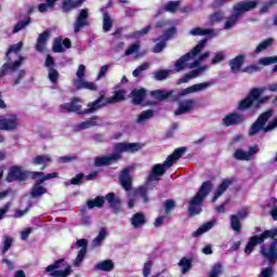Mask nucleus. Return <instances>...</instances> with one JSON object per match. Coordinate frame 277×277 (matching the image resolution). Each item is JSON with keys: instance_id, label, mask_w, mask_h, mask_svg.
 Wrapping results in <instances>:
<instances>
[{"instance_id": "obj_1", "label": "nucleus", "mask_w": 277, "mask_h": 277, "mask_svg": "<svg viewBox=\"0 0 277 277\" xmlns=\"http://www.w3.org/2000/svg\"><path fill=\"white\" fill-rule=\"evenodd\" d=\"M205 47H207L206 39L201 40L199 44H197L190 52L186 53L175 62L173 72H183V70L193 69L190 72L184 75L183 78L177 80V85H181V83H189L192 79H198V77L209 70L208 65L200 66V64H202L205 60L209 58L210 53L205 52L198 57V54L202 51V49H205Z\"/></svg>"}, {"instance_id": "obj_2", "label": "nucleus", "mask_w": 277, "mask_h": 277, "mask_svg": "<svg viewBox=\"0 0 277 277\" xmlns=\"http://www.w3.org/2000/svg\"><path fill=\"white\" fill-rule=\"evenodd\" d=\"M266 90H269V92H277V83L268 84L267 88L251 89L249 95L239 103L238 110L246 111V109H252L253 111H258V109H261V106L269 101L268 96L261 97L265 94Z\"/></svg>"}, {"instance_id": "obj_3", "label": "nucleus", "mask_w": 277, "mask_h": 277, "mask_svg": "<svg viewBox=\"0 0 277 277\" xmlns=\"http://www.w3.org/2000/svg\"><path fill=\"white\" fill-rule=\"evenodd\" d=\"M184 153H185L184 147L177 148L173 151V154L168 156V158L162 164L161 163L154 164L147 177V183H153V181H156V183H158V181L161 180V176L166 174V170H169V168H172L174 161H179V159L183 157Z\"/></svg>"}, {"instance_id": "obj_4", "label": "nucleus", "mask_w": 277, "mask_h": 277, "mask_svg": "<svg viewBox=\"0 0 277 277\" xmlns=\"http://www.w3.org/2000/svg\"><path fill=\"white\" fill-rule=\"evenodd\" d=\"M213 190V183L206 181L201 184L198 192L188 201V212L190 215H198L202 213V202L207 199V196Z\"/></svg>"}, {"instance_id": "obj_5", "label": "nucleus", "mask_w": 277, "mask_h": 277, "mask_svg": "<svg viewBox=\"0 0 277 277\" xmlns=\"http://www.w3.org/2000/svg\"><path fill=\"white\" fill-rule=\"evenodd\" d=\"M259 5L258 1H240L237 2L233 6V14L230 17L227 18V21L224 24V29H233L235 25L239 22V18L246 14V12H251V10L256 9Z\"/></svg>"}, {"instance_id": "obj_6", "label": "nucleus", "mask_w": 277, "mask_h": 277, "mask_svg": "<svg viewBox=\"0 0 277 277\" xmlns=\"http://www.w3.org/2000/svg\"><path fill=\"white\" fill-rule=\"evenodd\" d=\"M166 27H169L167 31L160 36L158 39L155 40L156 45L154 47L153 52L154 53H161L166 49V42L168 40H172L174 36H176V27H174V22L170 19H166L162 22H158L156 24L157 29H163Z\"/></svg>"}, {"instance_id": "obj_7", "label": "nucleus", "mask_w": 277, "mask_h": 277, "mask_svg": "<svg viewBox=\"0 0 277 277\" xmlns=\"http://www.w3.org/2000/svg\"><path fill=\"white\" fill-rule=\"evenodd\" d=\"M45 272L51 277H68L72 274L70 264L66 263V260L60 259L53 264L45 267Z\"/></svg>"}, {"instance_id": "obj_8", "label": "nucleus", "mask_w": 277, "mask_h": 277, "mask_svg": "<svg viewBox=\"0 0 277 277\" xmlns=\"http://www.w3.org/2000/svg\"><path fill=\"white\" fill-rule=\"evenodd\" d=\"M85 65H79L76 71L77 79L74 80V85L77 90H91L96 92L98 90L96 83L85 80Z\"/></svg>"}, {"instance_id": "obj_9", "label": "nucleus", "mask_w": 277, "mask_h": 277, "mask_svg": "<svg viewBox=\"0 0 277 277\" xmlns=\"http://www.w3.org/2000/svg\"><path fill=\"white\" fill-rule=\"evenodd\" d=\"M268 237H277V228L265 230L260 236L251 237L245 248L246 254L248 255L252 254V250H254V246H259V243H263L265 239H267Z\"/></svg>"}, {"instance_id": "obj_10", "label": "nucleus", "mask_w": 277, "mask_h": 277, "mask_svg": "<svg viewBox=\"0 0 277 277\" xmlns=\"http://www.w3.org/2000/svg\"><path fill=\"white\" fill-rule=\"evenodd\" d=\"M215 81L210 80L197 84H193L186 89H183L180 93L176 94L175 101H181V96H187V94H196L198 92H205L206 90H209L211 85H213Z\"/></svg>"}, {"instance_id": "obj_11", "label": "nucleus", "mask_w": 277, "mask_h": 277, "mask_svg": "<svg viewBox=\"0 0 277 277\" xmlns=\"http://www.w3.org/2000/svg\"><path fill=\"white\" fill-rule=\"evenodd\" d=\"M137 150H142L140 143H117L114 146L113 155H119V159H122V153H137Z\"/></svg>"}, {"instance_id": "obj_12", "label": "nucleus", "mask_w": 277, "mask_h": 277, "mask_svg": "<svg viewBox=\"0 0 277 277\" xmlns=\"http://www.w3.org/2000/svg\"><path fill=\"white\" fill-rule=\"evenodd\" d=\"M18 129V117L16 115H6L0 119V131H14Z\"/></svg>"}, {"instance_id": "obj_13", "label": "nucleus", "mask_w": 277, "mask_h": 277, "mask_svg": "<svg viewBox=\"0 0 277 277\" xmlns=\"http://www.w3.org/2000/svg\"><path fill=\"white\" fill-rule=\"evenodd\" d=\"M90 14L88 13V9H82L78 16L76 17V22L74 23V34H79L83 29V27H88L90 22L88 21Z\"/></svg>"}, {"instance_id": "obj_14", "label": "nucleus", "mask_w": 277, "mask_h": 277, "mask_svg": "<svg viewBox=\"0 0 277 277\" xmlns=\"http://www.w3.org/2000/svg\"><path fill=\"white\" fill-rule=\"evenodd\" d=\"M29 176V172L22 171L19 167H12L8 173L6 181L12 183L13 181H26Z\"/></svg>"}, {"instance_id": "obj_15", "label": "nucleus", "mask_w": 277, "mask_h": 277, "mask_svg": "<svg viewBox=\"0 0 277 277\" xmlns=\"http://www.w3.org/2000/svg\"><path fill=\"white\" fill-rule=\"evenodd\" d=\"M76 248H81V249L74 261V265L75 267H81V263H83V259H85V254L88 252V240L87 239L77 240Z\"/></svg>"}, {"instance_id": "obj_16", "label": "nucleus", "mask_w": 277, "mask_h": 277, "mask_svg": "<svg viewBox=\"0 0 277 277\" xmlns=\"http://www.w3.org/2000/svg\"><path fill=\"white\" fill-rule=\"evenodd\" d=\"M261 254L264 256V259H267V261L272 264L276 263L277 261V239H275L268 249H265V247H261Z\"/></svg>"}, {"instance_id": "obj_17", "label": "nucleus", "mask_w": 277, "mask_h": 277, "mask_svg": "<svg viewBox=\"0 0 277 277\" xmlns=\"http://www.w3.org/2000/svg\"><path fill=\"white\" fill-rule=\"evenodd\" d=\"M246 121V117L239 113H230L226 115L222 122L224 127H235Z\"/></svg>"}, {"instance_id": "obj_18", "label": "nucleus", "mask_w": 277, "mask_h": 277, "mask_svg": "<svg viewBox=\"0 0 277 277\" xmlns=\"http://www.w3.org/2000/svg\"><path fill=\"white\" fill-rule=\"evenodd\" d=\"M106 105H109V102H107V97L102 95L94 102L89 103L88 108L80 114H94V111H98V109H102V107H105Z\"/></svg>"}, {"instance_id": "obj_19", "label": "nucleus", "mask_w": 277, "mask_h": 277, "mask_svg": "<svg viewBox=\"0 0 277 277\" xmlns=\"http://www.w3.org/2000/svg\"><path fill=\"white\" fill-rule=\"evenodd\" d=\"M256 153H259V147L253 146V147H250L248 151H246L243 149H237L234 154V157L238 161H250V160H252L254 155H256Z\"/></svg>"}, {"instance_id": "obj_20", "label": "nucleus", "mask_w": 277, "mask_h": 277, "mask_svg": "<svg viewBox=\"0 0 277 277\" xmlns=\"http://www.w3.org/2000/svg\"><path fill=\"white\" fill-rule=\"evenodd\" d=\"M118 160H120V155L118 154L100 156L95 158L94 166H96V168H103V166H111V163H116Z\"/></svg>"}, {"instance_id": "obj_21", "label": "nucleus", "mask_w": 277, "mask_h": 277, "mask_svg": "<svg viewBox=\"0 0 277 277\" xmlns=\"http://www.w3.org/2000/svg\"><path fill=\"white\" fill-rule=\"evenodd\" d=\"M196 102L193 98H186L179 102V108L175 110V116H183V114H189L194 109Z\"/></svg>"}, {"instance_id": "obj_22", "label": "nucleus", "mask_w": 277, "mask_h": 277, "mask_svg": "<svg viewBox=\"0 0 277 277\" xmlns=\"http://www.w3.org/2000/svg\"><path fill=\"white\" fill-rule=\"evenodd\" d=\"M23 62H25L24 56H19L17 61H14L13 63H5L2 65L0 69V77H4L5 72L8 70H11V72H16L18 68L23 65Z\"/></svg>"}, {"instance_id": "obj_23", "label": "nucleus", "mask_w": 277, "mask_h": 277, "mask_svg": "<svg viewBox=\"0 0 277 277\" xmlns=\"http://www.w3.org/2000/svg\"><path fill=\"white\" fill-rule=\"evenodd\" d=\"M105 200L108 202L113 213H120V207L122 205L120 197L116 196L114 193H108L105 196Z\"/></svg>"}, {"instance_id": "obj_24", "label": "nucleus", "mask_w": 277, "mask_h": 277, "mask_svg": "<svg viewBox=\"0 0 277 277\" xmlns=\"http://www.w3.org/2000/svg\"><path fill=\"white\" fill-rule=\"evenodd\" d=\"M60 111L64 113H77L81 114V105L79 104V98H74L71 102L63 104L60 106Z\"/></svg>"}, {"instance_id": "obj_25", "label": "nucleus", "mask_w": 277, "mask_h": 277, "mask_svg": "<svg viewBox=\"0 0 277 277\" xmlns=\"http://www.w3.org/2000/svg\"><path fill=\"white\" fill-rule=\"evenodd\" d=\"M230 185H233V180H223L214 193L212 202H216L217 198L224 196V192H226V189H228V187H230Z\"/></svg>"}, {"instance_id": "obj_26", "label": "nucleus", "mask_w": 277, "mask_h": 277, "mask_svg": "<svg viewBox=\"0 0 277 277\" xmlns=\"http://www.w3.org/2000/svg\"><path fill=\"white\" fill-rule=\"evenodd\" d=\"M243 62H246V55L239 54L235 58L229 61L230 70L234 74H237L241 70V66H243Z\"/></svg>"}, {"instance_id": "obj_27", "label": "nucleus", "mask_w": 277, "mask_h": 277, "mask_svg": "<svg viewBox=\"0 0 277 277\" xmlns=\"http://www.w3.org/2000/svg\"><path fill=\"white\" fill-rule=\"evenodd\" d=\"M53 162L51 156L39 155L31 160L32 166H42L41 170H45L49 163Z\"/></svg>"}, {"instance_id": "obj_28", "label": "nucleus", "mask_w": 277, "mask_h": 277, "mask_svg": "<svg viewBox=\"0 0 277 277\" xmlns=\"http://www.w3.org/2000/svg\"><path fill=\"white\" fill-rule=\"evenodd\" d=\"M217 31L213 29H205L200 27H196L189 30L190 36H210V38H215L217 36Z\"/></svg>"}, {"instance_id": "obj_29", "label": "nucleus", "mask_w": 277, "mask_h": 277, "mask_svg": "<svg viewBox=\"0 0 277 277\" xmlns=\"http://www.w3.org/2000/svg\"><path fill=\"white\" fill-rule=\"evenodd\" d=\"M98 116H93L90 120L82 121L76 126V131H85L91 127H98Z\"/></svg>"}, {"instance_id": "obj_30", "label": "nucleus", "mask_w": 277, "mask_h": 277, "mask_svg": "<svg viewBox=\"0 0 277 277\" xmlns=\"http://www.w3.org/2000/svg\"><path fill=\"white\" fill-rule=\"evenodd\" d=\"M119 181L126 192L131 189V175L129 174V168L122 170Z\"/></svg>"}, {"instance_id": "obj_31", "label": "nucleus", "mask_w": 277, "mask_h": 277, "mask_svg": "<svg viewBox=\"0 0 277 277\" xmlns=\"http://www.w3.org/2000/svg\"><path fill=\"white\" fill-rule=\"evenodd\" d=\"M130 222L133 228H140V226H144V224H146V215L142 212H137L132 215Z\"/></svg>"}, {"instance_id": "obj_32", "label": "nucleus", "mask_w": 277, "mask_h": 277, "mask_svg": "<svg viewBox=\"0 0 277 277\" xmlns=\"http://www.w3.org/2000/svg\"><path fill=\"white\" fill-rule=\"evenodd\" d=\"M131 96L134 105H142V103L144 102V98H146V90L144 89L134 90L132 91Z\"/></svg>"}, {"instance_id": "obj_33", "label": "nucleus", "mask_w": 277, "mask_h": 277, "mask_svg": "<svg viewBox=\"0 0 277 277\" xmlns=\"http://www.w3.org/2000/svg\"><path fill=\"white\" fill-rule=\"evenodd\" d=\"M49 40V32L44 31L39 35L37 39L36 49L39 53H42L47 49V41Z\"/></svg>"}, {"instance_id": "obj_34", "label": "nucleus", "mask_w": 277, "mask_h": 277, "mask_svg": "<svg viewBox=\"0 0 277 277\" xmlns=\"http://www.w3.org/2000/svg\"><path fill=\"white\" fill-rule=\"evenodd\" d=\"M105 239H107V229H105V227H102L97 237L91 242L92 248H101Z\"/></svg>"}, {"instance_id": "obj_35", "label": "nucleus", "mask_w": 277, "mask_h": 277, "mask_svg": "<svg viewBox=\"0 0 277 277\" xmlns=\"http://www.w3.org/2000/svg\"><path fill=\"white\" fill-rule=\"evenodd\" d=\"M154 116H155V110L153 109L144 110L137 116L136 123L145 124V122H148V120H150V118H153Z\"/></svg>"}, {"instance_id": "obj_36", "label": "nucleus", "mask_w": 277, "mask_h": 277, "mask_svg": "<svg viewBox=\"0 0 277 277\" xmlns=\"http://www.w3.org/2000/svg\"><path fill=\"white\" fill-rule=\"evenodd\" d=\"M215 226V221H210L201 225L196 232L193 233V237H200V235H205V233H209L211 228Z\"/></svg>"}, {"instance_id": "obj_37", "label": "nucleus", "mask_w": 277, "mask_h": 277, "mask_svg": "<svg viewBox=\"0 0 277 277\" xmlns=\"http://www.w3.org/2000/svg\"><path fill=\"white\" fill-rule=\"evenodd\" d=\"M97 272H111L114 269V262L111 260H105L97 263L94 266Z\"/></svg>"}, {"instance_id": "obj_38", "label": "nucleus", "mask_w": 277, "mask_h": 277, "mask_svg": "<svg viewBox=\"0 0 277 277\" xmlns=\"http://www.w3.org/2000/svg\"><path fill=\"white\" fill-rule=\"evenodd\" d=\"M21 49H23V41H19L18 43L11 45L6 52V60L9 62H12V55H17Z\"/></svg>"}, {"instance_id": "obj_39", "label": "nucleus", "mask_w": 277, "mask_h": 277, "mask_svg": "<svg viewBox=\"0 0 277 277\" xmlns=\"http://www.w3.org/2000/svg\"><path fill=\"white\" fill-rule=\"evenodd\" d=\"M114 26V21L111 19V15L109 13L104 12L103 14V31H111V27Z\"/></svg>"}, {"instance_id": "obj_40", "label": "nucleus", "mask_w": 277, "mask_h": 277, "mask_svg": "<svg viewBox=\"0 0 277 277\" xmlns=\"http://www.w3.org/2000/svg\"><path fill=\"white\" fill-rule=\"evenodd\" d=\"M151 96L157 98V101H166V98H170V96H172V91H151Z\"/></svg>"}, {"instance_id": "obj_41", "label": "nucleus", "mask_w": 277, "mask_h": 277, "mask_svg": "<svg viewBox=\"0 0 277 277\" xmlns=\"http://www.w3.org/2000/svg\"><path fill=\"white\" fill-rule=\"evenodd\" d=\"M106 101L108 105L114 103H120V101H124V91L122 90L116 91L114 96L106 97Z\"/></svg>"}, {"instance_id": "obj_42", "label": "nucleus", "mask_w": 277, "mask_h": 277, "mask_svg": "<svg viewBox=\"0 0 277 277\" xmlns=\"http://www.w3.org/2000/svg\"><path fill=\"white\" fill-rule=\"evenodd\" d=\"M79 6V1L75 0H64L62 10L63 12H70L71 10H75V8Z\"/></svg>"}, {"instance_id": "obj_43", "label": "nucleus", "mask_w": 277, "mask_h": 277, "mask_svg": "<svg viewBox=\"0 0 277 277\" xmlns=\"http://www.w3.org/2000/svg\"><path fill=\"white\" fill-rule=\"evenodd\" d=\"M230 228L238 235L241 233V221L233 214L230 215Z\"/></svg>"}, {"instance_id": "obj_44", "label": "nucleus", "mask_w": 277, "mask_h": 277, "mask_svg": "<svg viewBox=\"0 0 277 277\" xmlns=\"http://www.w3.org/2000/svg\"><path fill=\"white\" fill-rule=\"evenodd\" d=\"M103 205H105V198L101 196L96 197L93 200H89L87 202V207H89V209H94V207H97L98 209H101Z\"/></svg>"}, {"instance_id": "obj_45", "label": "nucleus", "mask_w": 277, "mask_h": 277, "mask_svg": "<svg viewBox=\"0 0 277 277\" xmlns=\"http://www.w3.org/2000/svg\"><path fill=\"white\" fill-rule=\"evenodd\" d=\"M47 194V187L42 185H34L31 190L32 198H40V196H44Z\"/></svg>"}, {"instance_id": "obj_46", "label": "nucleus", "mask_w": 277, "mask_h": 277, "mask_svg": "<svg viewBox=\"0 0 277 277\" xmlns=\"http://www.w3.org/2000/svg\"><path fill=\"white\" fill-rule=\"evenodd\" d=\"M179 265L182 269V274H187V272L192 269V260L182 258L179 262Z\"/></svg>"}, {"instance_id": "obj_47", "label": "nucleus", "mask_w": 277, "mask_h": 277, "mask_svg": "<svg viewBox=\"0 0 277 277\" xmlns=\"http://www.w3.org/2000/svg\"><path fill=\"white\" fill-rule=\"evenodd\" d=\"M224 60H226V52L219 51V52L214 53V55L211 60V64L213 66H215L217 64H222V62H224Z\"/></svg>"}, {"instance_id": "obj_48", "label": "nucleus", "mask_w": 277, "mask_h": 277, "mask_svg": "<svg viewBox=\"0 0 277 277\" xmlns=\"http://www.w3.org/2000/svg\"><path fill=\"white\" fill-rule=\"evenodd\" d=\"M170 72H172V70L162 69V70L155 71L154 79L156 81H163L168 79V77H170Z\"/></svg>"}, {"instance_id": "obj_49", "label": "nucleus", "mask_w": 277, "mask_h": 277, "mask_svg": "<svg viewBox=\"0 0 277 277\" xmlns=\"http://www.w3.org/2000/svg\"><path fill=\"white\" fill-rule=\"evenodd\" d=\"M272 44H274V39L273 38H268V39L264 40L263 42H261L256 47L255 53H262V51H265L266 49H269V47H272Z\"/></svg>"}, {"instance_id": "obj_50", "label": "nucleus", "mask_w": 277, "mask_h": 277, "mask_svg": "<svg viewBox=\"0 0 277 277\" xmlns=\"http://www.w3.org/2000/svg\"><path fill=\"white\" fill-rule=\"evenodd\" d=\"M57 0H47V3H41L38 6L39 12L44 13L49 12V10H53L55 8V2Z\"/></svg>"}, {"instance_id": "obj_51", "label": "nucleus", "mask_w": 277, "mask_h": 277, "mask_svg": "<svg viewBox=\"0 0 277 277\" xmlns=\"http://www.w3.org/2000/svg\"><path fill=\"white\" fill-rule=\"evenodd\" d=\"M12 243H14V239L10 236H3L2 237V254H5L12 248Z\"/></svg>"}, {"instance_id": "obj_52", "label": "nucleus", "mask_w": 277, "mask_h": 277, "mask_svg": "<svg viewBox=\"0 0 277 277\" xmlns=\"http://www.w3.org/2000/svg\"><path fill=\"white\" fill-rule=\"evenodd\" d=\"M223 272H224V266H222L221 263H216L213 265V267L209 274V277H220V276H222Z\"/></svg>"}, {"instance_id": "obj_53", "label": "nucleus", "mask_w": 277, "mask_h": 277, "mask_svg": "<svg viewBox=\"0 0 277 277\" xmlns=\"http://www.w3.org/2000/svg\"><path fill=\"white\" fill-rule=\"evenodd\" d=\"M258 64L260 66H272V64H277V56H267L259 60Z\"/></svg>"}, {"instance_id": "obj_54", "label": "nucleus", "mask_w": 277, "mask_h": 277, "mask_svg": "<svg viewBox=\"0 0 277 277\" xmlns=\"http://www.w3.org/2000/svg\"><path fill=\"white\" fill-rule=\"evenodd\" d=\"M30 23L31 17H28L27 19L17 23L13 28V34H18V31H23V29H25Z\"/></svg>"}, {"instance_id": "obj_55", "label": "nucleus", "mask_w": 277, "mask_h": 277, "mask_svg": "<svg viewBox=\"0 0 277 277\" xmlns=\"http://www.w3.org/2000/svg\"><path fill=\"white\" fill-rule=\"evenodd\" d=\"M224 19V13L215 12L214 14L210 15L209 23L210 25H215V23H221Z\"/></svg>"}, {"instance_id": "obj_56", "label": "nucleus", "mask_w": 277, "mask_h": 277, "mask_svg": "<svg viewBox=\"0 0 277 277\" xmlns=\"http://www.w3.org/2000/svg\"><path fill=\"white\" fill-rule=\"evenodd\" d=\"M29 176H31L32 179H37L35 185H42V183H44L45 177H44V172H29ZM38 176H40L38 179Z\"/></svg>"}, {"instance_id": "obj_57", "label": "nucleus", "mask_w": 277, "mask_h": 277, "mask_svg": "<svg viewBox=\"0 0 277 277\" xmlns=\"http://www.w3.org/2000/svg\"><path fill=\"white\" fill-rule=\"evenodd\" d=\"M149 68H150L149 63H143L138 67H136V69L133 70L132 75L133 77H140V75L144 72V70H148Z\"/></svg>"}, {"instance_id": "obj_58", "label": "nucleus", "mask_w": 277, "mask_h": 277, "mask_svg": "<svg viewBox=\"0 0 277 277\" xmlns=\"http://www.w3.org/2000/svg\"><path fill=\"white\" fill-rule=\"evenodd\" d=\"M48 79L51 83H57V79H60V72L55 68H50L48 72Z\"/></svg>"}, {"instance_id": "obj_59", "label": "nucleus", "mask_w": 277, "mask_h": 277, "mask_svg": "<svg viewBox=\"0 0 277 277\" xmlns=\"http://www.w3.org/2000/svg\"><path fill=\"white\" fill-rule=\"evenodd\" d=\"M269 207H273L271 210V215L275 222H277V199L276 198H271L269 200Z\"/></svg>"}, {"instance_id": "obj_60", "label": "nucleus", "mask_w": 277, "mask_h": 277, "mask_svg": "<svg viewBox=\"0 0 277 277\" xmlns=\"http://www.w3.org/2000/svg\"><path fill=\"white\" fill-rule=\"evenodd\" d=\"M146 187L141 186L135 190V196L143 199V202H148V197L146 196Z\"/></svg>"}, {"instance_id": "obj_61", "label": "nucleus", "mask_w": 277, "mask_h": 277, "mask_svg": "<svg viewBox=\"0 0 277 277\" xmlns=\"http://www.w3.org/2000/svg\"><path fill=\"white\" fill-rule=\"evenodd\" d=\"M174 207H176V201L169 199L167 201H164V213L167 215H170V213L172 212V209H174Z\"/></svg>"}, {"instance_id": "obj_62", "label": "nucleus", "mask_w": 277, "mask_h": 277, "mask_svg": "<svg viewBox=\"0 0 277 277\" xmlns=\"http://www.w3.org/2000/svg\"><path fill=\"white\" fill-rule=\"evenodd\" d=\"M179 10V2L171 1L166 4L164 11L170 12L171 14H174Z\"/></svg>"}, {"instance_id": "obj_63", "label": "nucleus", "mask_w": 277, "mask_h": 277, "mask_svg": "<svg viewBox=\"0 0 277 277\" xmlns=\"http://www.w3.org/2000/svg\"><path fill=\"white\" fill-rule=\"evenodd\" d=\"M140 51V42H135L131 44L124 52V55H134V53H137Z\"/></svg>"}, {"instance_id": "obj_64", "label": "nucleus", "mask_w": 277, "mask_h": 277, "mask_svg": "<svg viewBox=\"0 0 277 277\" xmlns=\"http://www.w3.org/2000/svg\"><path fill=\"white\" fill-rule=\"evenodd\" d=\"M153 269V261H148L143 266V276L148 277L150 276V272Z\"/></svg>"}]
</instances>
